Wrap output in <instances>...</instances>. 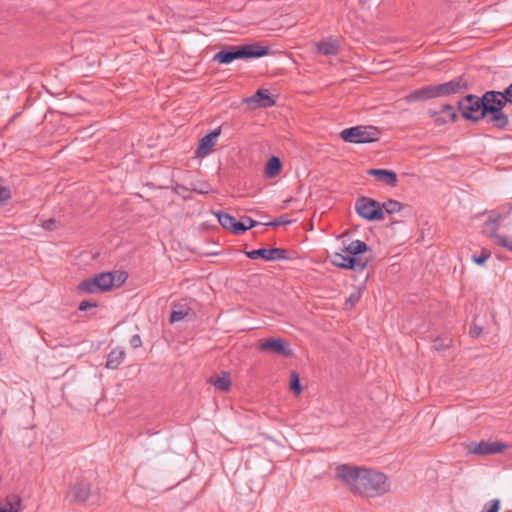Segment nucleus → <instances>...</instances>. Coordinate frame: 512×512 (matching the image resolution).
I'll return each mask as SVG.
<instances>
[{"instance_id":"4c0bfd02","label":"nucleus","mask_w":512,"mask_h":512,"mask_svg":"<svg viewBox=\"0 0 512 512\" xmlns=\"http://www.w3.org/2000/svg\"><path fill=\"white\" fill-rule=\"evenodd\" d=\"M482 331H483V328L481 326H478V325H473L471 328H470V335L472 337H479L481 334H482Z\"/></svg>"},{"instance_id":"f03ea898","label":"nucleus","mask_w":512,"mask_h":512,"mask_svg":"<svg viewBox=\"0 0 512 512\" xmlns=\"http://www.w3.org/2000/svg\"><path fill=\"white\" fill-rule=\"evenodd\" d=\"M483 112L486 122L498 130H505L509 125V117L503 111L508 103L503 91L489 90L482 95Z\"/></svg>"},{"instance_id":"a19ab883","label":"nucleus","mask_w":512,"mask_h":512,"mask_svg":"<svg viewBox=\"0 0 512 512\" xmlns=\"http://www.w3.org/2000/svg\"><path fill=\"white\" fill-rule=\"evenodd\" d=\"M509 104H512V82L503 90Z\"/></svg>"},{"instance_id":"c03bdc74","label":"nucleus","mask_w":512,"mask_h":512,"mask_svg":"<svg viewBox=\"0 0 512 512\" xmlns=\"http://www.w3.org/2000/svg\"><path fill=\"white\" fill-rule=\"evenodd\" d=\"M156 432H153V430L148 431V434H155Z\"/></svg>"},{"instance_id":"6e6552de","label":"nucleus","mask_w":512,"mask_h":512,"mask_svg":"<svg viewBox=\"0 0 512 512\" xmlns=\"http://www.w3.org/2000/svg\"><path fill=\"white\" fill-rule=\"evenodd\" d=\"M91 494V483L84 478H77L73 483L70 484L66 498L70 502L84 503L86 502Z\"/></svg>"},{"instance_id":"1a4fd4ad","label":"nucleus","mask_w":512,"mask_h":512,"mask_svg":"<svg viewBox=\"0 0 512 512\" xmlns=\"http://www.w3.org/2000/svg\"><path fill=\"white\" fill-rule=\"evenodd\" d=\"M436 96L444 97L467 91L470 87L469 81L464 76H458L448 82L434 85Z\"/></svg>"},{"instance_id":"2f4dec72","label":"nucleus","mask_w":512,"mask_h":512,"mask_svg":"<svg viewBox=\"0 0 512 512\" xmlns=\"http://www.w3.org/2000/svg\"><path fill=\"white\" fill-rule=\"evenodd\" d=\"M490 252L486 249H483L481 254L479 256H473L472 257V260L478 264V265H483L487 259L490 258Z\"/></svg>"},{"instance_id":"0eeeda50","label":"nucleus","mask_w":512,"mask_h":512,"mask_svg":"<svg viewBox=\"0 0 512 512\" xmlns=\"http://www.w3.org/2000/svg\"><path fill=\"white\" fill-rule=\"evenodd\" d=\"M356 213L368 221H379L384 218L381 204L370 197L361 196L355 202Z\"/></svg>"},{"instance_id":"f704fd0d","label":"nucleus","mask_w":512,"mask_h":512,"mask_svg":"<svg viewBox=\"0 0 512 512\" xmlns=\"http://www.w3.org/2000/svg\"><path fill=\"white\" fill-rule=\"evenodd\" d=\"M185 316H186L185 312L174 310V311H172V313L170 315V322L174 323V322L181 321L185 318Z\"/></svg>"},{"instance_id":"79ce46f5","label":"nucleus","mask_w":512,"mask_h":512,"mask_svg":"<svg viewBox=\"0 0 512 512\" xmlns=\"http://www.w3.org/2000/svg\"><path fill=\"white\" fill-rule=\"evenodd\" d=\"M286 223H289V221H285L283 219V217H278L274 221H272L270 223H267L266 225H268V226H279V225L286 224Z\"/></svg>"},{"instance_id":"412c9836","label":"nucleus","mask_w":512,"mask_h":512,"mask_svg":"<svg viewBox=\"0 0 512 512\" xmlns=\"http://www.w3.org/2000/svg\"><path fill=\"white\" fill-rule=\"evenodd\" d=\"M317 51L325 56L337 55L340 49V43L337 39L329 37L316 44Z\"/></svg>"},{"instance_id":"f3484780","label":"nucleus","mask_w":512,"mask_h":512,"mask_svg":"<svg viewBox=\"0 0 512 512\" xmlns=\"http://www.w3.org/2000/svg\"><path fill=\"white\" fill-rule=\"evenodd\" d=\"M245 103L255 104L256 107L269 108L275 105L276 101L267 89H258L252 96L246 98Z\"/></svg>"},{"instance_id":"b1692460","label":"nucleus","mask_w":512,"mask_h":512,"mask_svg":"<svg viewBox=\"0 0 512 512\" xmlns=\"http://www.w3.org/2000/svg\"><path fill=\"white\" fill-rule=\"evenodd\" d=\"M209 383L222 392L229 391L231 386L230 377L227 372H222L220 375L210 378Z\"/></svg>"},{"instance_id":"4be33fe9","label":"nucleus","mask_w":512,"mask_h":512,"mask_svg":"<svg viewBox=\"0 0 512 512\" xmlns=\"http://www.w3.org/2000/svg\"><path fill=\"white\" fill-rule=\"evenodd\" d=\"M22 509V498L18 494L12 493L5 497L0 512H21Z\"/></svg>"},{"instance_id":"393cba45","label":"nucleus","mask_w":512,"mask_h":512,"mask_svg":"<svg viewBox=\"0 0 512 512\" xmlns=\"http://www.w3.org/2000/svg\"><path fill=\"white\" fill-rule=\"evenodd\" d=\"M125 351L122 349H113L107 357L106 367L116 369L124 361Z\"/></svg>"},{"instance_id":"c9c22d12","label":"nucleus","mask_w":512,"mask_h":512,"mask_svg":"<svg viewBox=\"0 0 512 512\" xmlns=\"http://www.w3.org/2000/svg\"><path fill=\"white\" fill-rule=\"evenodd\" d=\"M450 343L451 340H449L448 342H444V340L442 339H436L434 341V347L436 350L441 351L447 349L450 346Z\"/></svg>"},{"instance_id":"ddd939ff","label":"nucleus","mask_w":512,"mask_h":512,"mask_svg":"<svg viewBox=\"0 0 512 512\" xmlns=\"http://www.w3.org/2000/svg\"><path fill=\"white\" fill-rule=\"evenodd\" d=\"M221 134V127H218L202 137L199 140L198 147L195 154L198 158H204L213 152V148L217 143L218 137Z\"/></svg>"},{"instance_id":"aec40b11","label":"nucleus","mask_w":512,"mask_h":512,"mask_svg":"<svg viewBox=\"0 0 512 512\" xmlns=\"http://www.w3.org/2000/svg\"><path fill=\"white\" fill-rule=\"evenodd\" d=\"M368 175L375 177L378 181L383 182L387 186L395 187L398 182L397 174L387 169H369Z\"/></svg>"},{"instance_id":"a211bd4d","label":"nucleus","mask_w":512,"mask_h":512,"mask_svg":"<svg viewBox=\"0 0 512 512\" xmlns=\"http://www.w3.org/2000/svg\"><path fill=\"white\" fill-rule=\"evenodd\" d=\"M215 215L217 216L221 226L231 231L233 234L238 235L246 232V228H244V226H242L240 222H238L236 218L231 216L230 214L219 211Z\"/></svg>"},{"instance_id":"423d86ee","label":"nucleus","mask_w":512,"mask_h":512,"mask_svg":"<svg viewBox=\"0 0 512 512\" xmlns=\"http://www.w3.org/2000/svg\"><path fill=\"white\" fill-rule=\"evenodd\" d=\"M115 277L112 272L100 273L81 281L77 286L79 293L94 294L108 291L114 286Z\"/></svg>"},{"instance_id":"bb28decb","label":"nucleus","mask_w":512,"mask_h":512,"mask_svg":"<svg viewBox=\"0 0 512 512\" xmlns=\"http://www.w3.org/2000/svg\"><path fill=\"white\" fill-rule=\"evenodd\" d=\"M490 236L496 240L498 246L504 247L512 252V238L506 235L496 233V229H492Z\"/></svg>"},{"instance_id":"6ab92c4d","label":"nucleus","mask_w":512,"mask_h":512,"mask_svg":"<svg viewBox=\"0 0 512 512\" xmlns=\"http://www.w3.org/2000/svg\"><path fill=\"white\" fill-rule=\"evenodd\" d=\"M436 91L434 85H428L416 89L405 96V101L407 103L417 102V101H425L429 99L436 98Z\"/></svg>"},{"instance_id":"c85d7f7f","label":"nucleus","mask_w":512,"mask_h":512,"mask_svg":"<svg viewBox=\"0 0 512 512\" xmlns=\"http://www.w3.org/2000/svg\"><path fill=\"white\" fill-rule=\"evenodd\" d=\"M179 189L182 190H191L199 194H208L211 191V187L208 183L202 182V183H190V187L186 188L184 186H179Z\"/></svg>"},{"instance_id":"9d476101","label":"nucleus","mask_w":512,"mask_h":512,"mask_svg":"<svg viewBox=\"0 0 512 512\" xmlns=\"http://www.w3.org/2000/svg\"><path fill=\"white\" fill-rule=\"evenodd\" d=\"M428 115L437 126H443L449 122L455 123L458 120V114L450 104H443L439 110L429 109Z\"/></svg>"},{"instance_id":"72a5a7b5","label":"nucleus","mask_w":512,"mask_h":512,"mask_svg":"<svg viewBox=\"0 0 512 512\" xmlns=\"http://www.w3.org/2000/svg\"><path fill=\"white\" fill-rule=\"evenodd\" d=\"M11 198V191L8 187L0 185V206Z\"/></svg>"},{"instance_id":"ea45409f","label":"nucleus","mask_w":512,"mask_h":512,"mask_svg":"<svg viewBox=\"0 0 512 512\" xmlns=\"http://www.w3.org/2000/svg\"><path fill=\"white\" fill-rule=\"evenodd\" d=\"M96 306V303L95 302H90V301H82L79 305V310L80 311H86L88 310L89 308H92V307H95Z\"/></svg>"},{"instance_id":"4468645a","label":"nucleus","mask_w":512,"mask_h":512,"mask_svg":"<svg viewBox=\"0 0 512 512\" xmlns=\"http://www.w3.org/2000/svg\"><path fill=\"white\" fill-rule=\"evenodd\" d=\"M344 253L345 252H343V251L341 253H338V252L334 253L333 259H332L333 265H335L339 268L354 270V271H358V272L365 270L366 262L359 263L355 257L350 256L347 253L345 255Z\"/></svg>"},{"instance_id":"20e7f679","label":"nucleus","mask_w":512,"mask_h":512,"mask_svg":"<svg viewBox=\"0 0 512 512\" xmlns=\"http://www.w3.org/2000/svg\"><path fill=\"white\" fill-rule=\"evenodd\" d=\"M457 107L465 120L472 122L486 121V116L483 113L482 96L467 94L458 101Z\"/></svg>"},{"instance_id":"f257e3e1","label":"nucleus","mask_w":512,"mask_h":512,"mask_svg":"<svg viewBox=\"0 0 512 512\" xmlns=\"http://www.w3.org/2000/svg\"><path fill=\"white\" fill-rule=\"evenodd\" d=\"M335 476L351 493L362 497H378L390 489L384 473L352 464L338 465Z\"/></svg>"},{"instance_id":"2eb2a0df","label":"nucleus","mask_w":512,"mask_h":512,"mask_svg":"<svg viewBox=\"0 0 512 512\" xmlns=\"http://www.w3.org/2000/svg\"><path fill=\"white\" fill-rule=\"evenodd\" d=\"M260 349L265 352H272L284 357L293 355L292 349L282 339H269L261 343Z\"/></svg>"},{"instance_id":"58836bf2","label":"nucleus","mask_w":512,"mask_h":512,"mask_svg":"<svg viewBox=\"0 0 512 512\" xmlns=\"http://www.w3.org/2000/svg\"><path fill=\"white\" fill-rule=\"evenodd\" d=\"M359 298H360V297H359V295H357V294H351V295L349 296V298H348V299L346 300V302H345V306H346V308H348V307H352V306L355 304V302L359 300Z\"/></svg>"},{"instance_id":"a18cd8bd","label":"nucleus","mask_w":512,"mask_h":512,"mask_svg":"<svg viewBox=\"0 0 512 512\" xmlns=\"http://www.w3.org/2000/svg\"><path fill=\"white\" fill-rule=\"evenodd\" d=\"M156 432H153V430L148 431V434H155Z\"/></svg>"},{"instance_id":"5701e85b","label":"nucleus","mask_w":512,"mask_h":512,"mask_svg":"<svg viewBox=\"0 0 512 512\" xmlns=\"http://www.w3.org/2000/svg\"><path fill=\"white\" fill-rule=\"evenodd\" d=\"M512 210V206L508 209H506L505 207H499L498 209L496 210H492L489 212V216H488V220L484 223V226L485 227H488L490 225H494V228L493 229H498L499 227V222L507 217L510 213V211Z\"/></svg>"},{"instance_id":"a878e982","label":"nucleus","mask_w":512,"mask_h":512,"mask_svg":"<svg viewBox=\"0 0 512 512\" xmlns=\"http://www.w3.org/2000/svg\"><path fill=\"white\" fill-rule=\"evenodd\" d=\"M281 169H282L281 160L276 156H272L266 164L265 175L268 178H273L280 173Z\"/></svg>"},{"instance_id":"dca6fc26","label":"nucleus","mask_w":512,"mask_h":512,"mask_svg":"<svg viewBox=\"0 0 512 512\" xmlns=\"http://www.w3.org/2000/svg\"><path fill=\"white\" fill-rule=\"evenodd\" d=\"M368 251H370L369 246L361 240H354L343 249V252L355 257L359 263L366 262V266L371 260L364 255Z\"/></svg>"},{"instance_id":"37998d69","label":"nucleus","mask_w":512,"mask_h":512,"mask_svg":"<svg viewBox=\"0 0 512 512\" xmlns=\"http://www.w3.org/2000/svg\"><path fill=\"white\" fill-rule=\"evenodd\" d=\"M55 224V221L53 219H49L44 222V228L51 230Z\"/></svg>"},{"instance_id":"7c9ffc66","label":"nucleus","mask_w":512,"mask_h":512,"mask_svg":"<svg viewBox=\"0 0 512 512\" xmlns=\"http://www.w3.org/2000/svg\"><path fill=\"white\" fill-rule=\"evenodd\" d=\"M500 500L492 499L484 504L482 512H499Z\"/></svg>"},{"instance_id":"7ed1b4c3","label":"nucleus","mask_w":512,"mask_h":512,"mask_svg":"<svg viewBox=\"0 0 512 512\" xmlns=\"http://www.w3.org/2000/svg\"><path fill=\"white\" fill-rule=\"evenodd\" d=\"M270 48L268 46H260L257 43L230 46L220 50L213 57V60L220 64H230L237 59H253L268 55Z\"/></svg>"},{"instance_id":"9b49d317","label":"nucleus","mask_w":512,"mask_h":512,"mask_svg":"<svg viewBox=\"0 0 512 512\" xmlns=\"http://www.w3.org/2000/svg\"><path fill=\"white\" fill-rule=\"evenodd\" d=\"M245 255L250 259L262 258L266 261H280L288 258L287 250L282 248H261L245 251Z\"/></svg>"},{"instance_id":"f8f14e48","label":"nucleus","mask_w":512,"mask_h":512,"mask_svg":"<svg viewBox=\"0 0 512 512\" xmlns=\"http://www.w3.org/2000/svg\"><path fill=\"white\" fill-rule=\"evenodd\" d=\"M507 448V445L502 442H489V441H480V442H472L469 445V452L477 454V455H491L496 453H501Z\"/></svg>"},{"instance_id":"e433bc0d","label":"nucleus","mask_w":512,"mask_h":512,"mask_svg":"<svg viewBox=\"0 0 512 512\" xmlns=\"http://www.w3.org/2000/svg\"><path fill=\"white\" fill-rule=\"evenodd\" d=\"M130 345L133 348H139L142 345L141 337L138 334L133 335L130 339Z\"/></svg>"},{"instance_id":"cd10ccee","label":"nucleus","mask_w":512,"mask_h":512,"mask_svg":"<svg viewBox=\"0 0 512 512\" xmlns=\"http://www.w3.org/2000/svg\"><path fill=\"white\" fill-rule=\"evenodd\" d=\"M381 207L383 208V212L385 211L388 214H394L402 211L405 206L397 200L389 199L384 202Z\"/></svg>"},{"instance_id":"39448f33","label":"nucleus","mask_w":512,"mask_h":512,"mask_svg":"<svg viewBox=\"0 0 512 512\" xmlns=\"http://www.w3.org/2000/svg\"><path fill=\"white\" fill-rule=\"evenodd\" d=\"M340 137L348 143H371L379 139L380 131L374 126L358 125L342 130Z\"/></svg>"},{"instance_id":"c756f323","label":"nucleus","mask_w":512,"mask_h":512,"mask_svg":"<svg viewBox=\"0 0 512 512\" xmlns=\"http://www.w3.org/2000/svg\"><path fill=\"white\" fill-rule=\"evenodd\" d=\"M290 389L299 395L302 391L299 375L296 372L291 373Z\"/></svg>"},{"instance_id":"473e14b6","label":"nucleus","mask_w":512,"mask_h":512,"mask_svg":"<svg viewBox=\"0 0 512 512\" xmlns=\"http://www.w3.org/2000/svg\"><path fill=\"white\" fill-rule=\"evenodd\" d=\"M239 222L242 226H244V228H246V231L259 225V222L253 220L248 216H243Z\"/></svg>"}]
</instances>
